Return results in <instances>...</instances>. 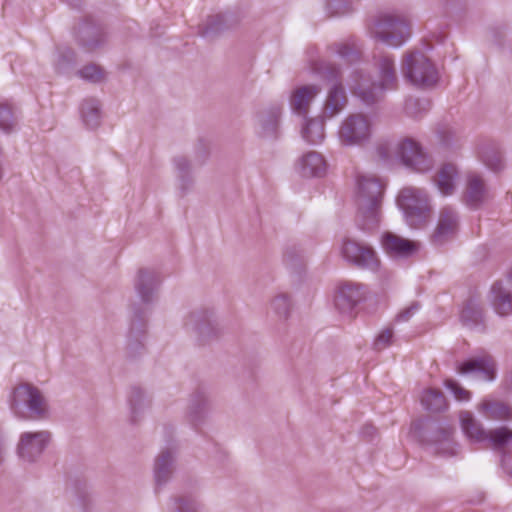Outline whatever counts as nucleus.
<instances>
[{
	"label": "nucleus",
	"instance_id": "nucleus-10",
	"mask_svg": "<svg viewBox=\"0 0 512 512\" xmlns=\"http://www.w3.org/2000/svg\"><path fill=\"white\" fill-rule=\"evenodd\" d=\"M459 229V215L457 211L450 207H442L438 214V220L435 229L429 236L430 243L435 247H441L452 241Z\"/></svg>",
	"mask_w": 512,
	"mask_h": 512
},
{
	"label": "nucleus",
	"instance_id": "nucleus-14",
	"mask_svg": "<svg viewBox=\"0 0 512 512\" xmlns=\"http://www.w3.org/2000/svg\"><path fill=\"white\" fill-rule=\"evenodd\" d=\"M454 429L451 426H437L427 439L433 451L441 456L450 457L458 452V444L453 440Z\"/></svg>",
	"mask_w": 512,
	"mask_h": 512
},
{
	"label": "nucleus",
	"instance_id": "nucleus-32",
	"mask_svg": "<svg viewBox=\"0 0 512 512\" xmlns=\"http://www.w3.org/2000/svg\"><path fill=\"white\" fill-rule=\"evenodd\" d=\"M444 384L457 400L468 401L470 399L471 393L463 388L457 381L453 379H446Z\"/></svg>",
	"mask_w": 512,
	"mask_h": 512
},
{
	"label": "nucleus",
	"instance_id": "nucleus-5",
	"mask_svg": "<svg viewBox=\"0 0 512 512\" xmlns=\"http://www.w3.org/2000/svg\"><path fill=\"white\" fill-rule=\"evenodd\" d=\"M398 204L404 211L407 223L413 228L421 227L429 218V197L423 189L403 188L398 196Z\"/></svg>",
	"mask_w": 512,
	"mask_h": 512
},
{
	"label": "nucleus",
	"instance_id": "nucleus-36",
	"mask_svg": "<svg viewBox=\"0 0 512 512\" xmlns=\"http://www.w3.org/2000/svg\"><path fill=\"white\" fill-rule=\"evenodd\" d=\"M13 127V113L6 104H0V128L10 130Z\"/></svg>",
	"mask_w": 512,
	"mask_h": 512
},
{
	"label": "nucleus",
	"instance_id": "nucleus-17",
	"mask_svg": "<svg viewBox=\"0 0 512 512\" xmlns=\"http://www.w3.org/2000/svg\"><path fill=\"white\" fill-rule=\"evenodd\" d=\"M461 429L470 443L487 444L490 430L484 429L480 421H478L470 412L462 411L459 415Z\"/></svg>",
	"mask_w": 512,
	"mask_h": 512
},
{
	"label": "nucleus",
	"instance_id": "nucleus-21",
	"mask_svg": "<svg viewBox=\"0 0 512 512\" xmlns=\"http://www.w3.org/2000/svg\"><path fill=\"white\" fill-rule=\"evenodd\" d=\"M49 440L50 435L47 432L26 433L21 437L19 453L23 458L31 459L41 453Z\"/></svg>",
	"mask_w": 512,
	"mask_h": 512
},
{
	"label": "nucleus",
	"instance_id": "nucleus-35",
	"mask_svg": "<svg viewBox=\"0 0 512 512\" xmlns=\"http://www.w3.org/2000/svg\"><path fill=\"white\" fill-rule=\"evenodd\" d=\"M80 73L83 78L92 82H98L104 78L102 69L96 65L85 66Z\"/></svg>",
	"mask_w": 512,
	"mask_h": 512
},
{
	"label": "nucleus",
	"instance_id": "nucleus-39",
	"mask_svg": "<svg viewBox=\"0 0 512 512\" xmlns=\"http://www.w3.org/2000/svg\"><path fill=\"white\" fill-rule=\"evenodd\" d=\"M420 308L418 302H413L409 307L402 310L396 317L397 322L408 321Z\"/></svg>",
	"mask_w": 512,
	"mask_h": 512
},
{
	"label": "nucleus",
	"instance_id": "nucleus-42",
	"mask_svg": "<svg viewBox=\"0 0 512 512\" xmlns=\"http://www.w3.org/2000/svg\"><path fill=\"white\" fill-rule=\"evenodd\" d=\"M288 299L286 297H279L277 299L274 300V306L276 308H280V307H287L288 306Z\"/></svg>",
	"mask_w": 512,
	"mask_h": 512
},
{
	"label": "nucleus",
	"instance_id": "nucleus-16",
	"mask_svg": "<svg viewBox=\"0 0 512 512\" xmlns=\"http://www.w3.org/2000/svg\"><path fill=\"white\" fill-rule=\"evenodd\" d=\"M488 198V189L484 179L477 173H469L464 193V202L473 209L479 208Z\"/></svg>",
	"mask_w": 512,
	"mask_h": 512
},
{
	"label": "nucleus",
	"instance_id": "nucleus-41",
	"mask_svg": "<svg viewBox=\"0 0 512 512\" xmlns=\"http://www.w3.org/2000/svg\"><path fill=\"white\" fill-rule=\"evenodd\" d=\"M169 455L162 454L156 461L157 475L159 476L160 469L169 462Z\"/></svg>",
	"mask_w": 512,
	"mask_h": 512
},
{
	"label": "nucleus",
	"instance_id": "nucleus-20",
	"mask_svg": "<svg viewBox=\"0 0 512 512\" xmlns=\"http://www.w3.org/2000/svg\"><path fill=\"white\" fill-rule=\"evenodd\" d=\"M381 221V203H358L357 223L362 230L372 231Z\"/></svg>",
	"mask_w": 512,
	"mask_h": 512
},
{
	"label": "nucleus",
	"instance_id": "nucleus-33",
	"mask_svg": "<svg viewBox=\"0 0 512 512\" xmlns=\"http://www.w3.org/2000/svg\"><path fill=\"white\" fill-rule=\"evenodd\" d=\"M393 149L394 147L391 141L381 140L376 145V155L380 161L388 164L392 160Z\"/></svg>",
	"mask_w": 512,
	"mask_h": 512
},
{
	"label": "nucleus",
	"instance_id": "nucleus-37",
	"mask_svg": "<svg viewBox=\"0 0 512 512\" xmlns=\"http://www.w3.org/2000/svg\"><path fill=\"white\" fill-rule=\"evenodd\" d=\"M319 129V122L317 119H308L306 120L303 128H302V136L309 142H314V134L317 133Z\"/></svg>",
	"mask_w": 512,
	"mask_h": 512
},
{
	"label": "nucleus",
	"instance_id": "nucleus-43",
	"mask_svg": "<svg viewBox=\"0 0 512 512\" xmlns=\"http://www.w3.org/2000/svg\"><path fill=\"white\" fill-rule=\"evenodd\" d=\"M376 432V429L373 425H365L362 428V433L366 436L372 437Z\"/></svg>",
	"mask_w": 512,
	"mask_h": 512
},
{
	"label": "nucleus",
	"instance_id": "nucleus-45",
	"mask_svg": "<svg viewBox=\"0 0 512 512\" xmlns=\"http://www.w3.org/2000/svg\"><path fill=\"white\" fill-rule=\"evenodd\" d=\"M509 381H510V383L512 385V372L509 374Z\"/></svg>",
	"mask_w": 512,
	"mask_h": 512
},
{
	"label": "nucleus",
	"instance_id": "nucleus-19",
	"mask_svg": "<svg viewBox=\"0 0 512 512\" xmlns=\"http://www.w3.org/2000/svg\"><path fill=\"white\" fill-rule=\"evenodd\" d=\"M462 324L470 329L484 328V309L478 296H470L460 313Z\"/></svg>",
	"mask_w": 512,
	"mask_h": 512
},
{
	"label": "nucleus",
	"instance_id": "nucleus-18",
	"mask_svg": "<svg viewBox=\"0 0 512 512\" xmlns=\"http://www.w3.org/2000/svg\"><path fill=\"white\" fill-rule=\"evenodd\" d=\"M436 144L444 152H456L462 147L463 137L457 129L447 123L435 128Z\"/></svg>",
	"mask_w": 512,
	"mask_h": 512
},
{
	"label": "nucleus",
	"instance_id": "nucleus-25",
	"mask_svg": "<svg viewBox=\"0 0 512 512\" xmlns=\"http://www.w3.org/2000/svg\"><path fill=\"white\" fill-rule=\"evenodd\" d=\"M458 171L454 164L447 163L437 172L434 181L442 195H451L455 191V181Z\"/></svg>",
	"mask_w": 512,
	"mask_h": 512
},
{
	"label": "nucleus",
	"instance_id": "nucleus-29",
	"mask_svg": "<svg viewBox=\"0 0 512 512\" xmlns=\"http://www.w3.org/2000/svg\"><path fill=\"white\" fill-rule=\"evenodd\" d=\"M431 103L428 99L409 98L405 102V112L413 118H421L430 109Z\"/></svg>",
	"mask_w": 512,
	"mask_h": 512
},
{
	"label": "nucleus",
	"instance_id": "nucleus-8",
	"mask_svg": "<svg viewBox=\"0 0 512 512\" xmlns=\"http://www.w3.org/2000/svg\"><path fill=\"white\" fill-rule=\"evenodd\" d=\"M396 153L403 165L413 171L425 173L433 168L432 158L412 138L402 139L397 144Z\"/></svg>",
	"mask_w": 512,
	"mask_h": 512
},
{
	"label": "nucleus",
	"instance_id": "nucleus-26",
	"mask_svg": "<svg viewBox=\"0 0 512 512\" xmlns=\"http://www.w3.org/2000/svg\"><path fill=\"white\" fill-rule=\"evenodd\" d=\"M479 157L491 171L499 172L504 168L502 153L495 144H485L480 148Z\"/></svg>",
	"mask_w": 512,
	"mask_h": 512
},
{
	"label": "nucleus",
	"instance_id": "nucleus-28",
	"mask_svg": "<svg viewBox=\"0 0 512 512\" xmlns=\"http://www.w3.org/2000/svg\"><path fill=\"white\" fill-rule=\"evenodd\" d=\"M317 95V91L313 87H301L292 95L291 105L298 114L306 115L311 101Z\"/></svg>",
	"mask_w": 512,
	"mask_h": 512
},
{
	"label": "nucleus",
	"instance_id": "nucleus-11",
	"mask_svg": "<svg viewBox=\"0 0 512 512\" xmlns=\"http://www.w3.org/2000/svg\"><path fill=\"white\" fill-rule=\"evenodd\" d=\"M381 244L386 254L394 259L410 258L420 249L419 242L401 237L390 231L383 233Z\"/></svg>",
	"mask_w": 512,
	"mask_h": 512
},
{
	"label": "nucleus",
	"instance_id": "nucleus-38",
	"mask_svg": "<svg viewBox=\"0 0 512 512\" xmlns=\"http://www.w3.org/2000/svg\"><path fill=\"white\" fill-rule=\"evenodd\" d=\"M393 337V331L391 329L383 330L374 341V348L376 350H382L390 345Z\"/></svg>",
	"mask_w": 512,
	"mask_h": 512
},
{
	"label": "nucleus",
	"instance_id": "nucleus-24",
	"mask_svg": "<svg viewBox=\"0 0 512 512\" xmlns=\"http://www.w3.org/2000/svg\"><path fill=\"white\" fill-rule=\"evenodd\" d=\"M491 303L497 314L508 316L512 314V294L501 282H495L491 287Z\"/></svg>",
	"mask_w": 512,
	"mask_h": 512
},
{
	"label": "nucleus",
	"instance_id": "nucleus-3",
	"mask_svg": "<svg viewBox=\"0 0 512 512\" xmlns=\"http://www.w3.org/2000/svg\"><path fill=\"white\" fill-rule=\"evenodd\" d=\"M401 71L407 81L420 88H431L439 80L435 65L420 51H410L404 54Z\"/></svg>",
	"mask_w": 512,
	"mask_h": 512
},
{
	"label": "nucleus",
	"instance_id": "nucleus-7",
	"mask_svg": "<svg viewBox=\"0 0 512 512\" xmlns=\"http://www.w3.org/2000/svg\"><path fill=\"white\" fill-rule=\"evenodd\" d=\"M372 135L370 118L363 113L350 114L342 122L339 138L345 145H362L368 142Z\"/></svg>",
	"mask_w": 512,
	"mask_h": 512
},
{
	"label": "nucleus",
	"instance_id": "nucleus-22",
	"mask_svg": "<svg viewBox=\"0 0 512 512\" xmlns=\"http://www.w3.org/2000/svg\"><path fill=\"white\" fill-rule=\"evenodd\" d=\"M487 447L504 454L512 453V429L507 426H500L490 430Z\"/></svg>",
	"mask_w": 512,
	"mask_h": 512
},
{
	"label": "nucleus",
	"instance_id": "nucleus-44",
	"mask_svg": "<svg viewBox=\"0 0 512 512\" xmlns=\"http://www.w3.org/2000/svg\"><path fill=\"white\" fill-rule=\"evenodd\" d=\"M321 165H322V170L326 167V162L324 161V159L322 158V162H321Z\"/></svg>",
	"mask_w": 512,
	"mask_h": 512
},
{
	"label": "nucleus",
	"instance_id": "nucleus-30",
	"mask_svg": "<svg viewBox=\"0 0 512 512\" xmlns=\"http://www.w3.org/2000/svg\"><path fill=\"white\" fill-rule=\"evenodd\" d=\"M355 0H326L325 8L328 17L350 13L354 9Z\"/></svg>",
	"mask_w": 512,
	"mask_h": 512
},
{
	"label": "nucleus",
	"instance_id": "nucleus-34",
	"mask_svg": "<svg viewBox=\"0 0 512 512\" xmlns=\"http://www.w3.org/2000/svg\"><path fill=\"white\" fill-rule=\"evenodd\" d=\"M329 49L335 52L343 60L352 61L357 56L355 48L346 43H336Z\"/></svg>",
	"mask_w": 512,
	"mask_h": 512
},
{
	"label": "nucleus",
	"instance_id": "nucleus-12",
	"mask_svg": "<svg viewBox=\"0 0 512 512\" xmlns=\"http://www.w3.org/2000/svg\"><path fill=\"white\" fill-rule=\"evenodd\" d=\"M20 404H25L35 417H41L46 411V403L39 390L29 384H22L15 388L12 409L18 410Z\"/></svg>",
	"mask_w": 512,
	"mask_h": 512
},
{
	"label": "nucleus",
	"instance_id": "nucleus-9",
	"mask_svg": "<svg viewBox=\"0 0 512 512\" xmlns=\"http://www.w3.org/2000/svg\"><path fill=\"white\" fill-rule=\"evenodd\" d=\"M367 294L368 287L362 283L354 281L342 282L335 291V307L341 314L351 316L357 306L366 299Z\"/></svg>",
	"mask_w": 512,
	"mask_h": 512
},
{
	"label": "nucleus",
	"instance_id": "nucleus-6",
	"mask_svg": "<svg viewBox=\"0 0 512 512\" xmlns=\"http://www.w3.org/2000/svg\"><path fill=\"white\" fill-rule=\"evenodd\" d=\"M340 254L349 265L358 269L377 272L380 268V260L374 248L351 237L343 238Z\"/></svg>",
	"mask_w": 512,
	"mask_h": 512
},
{
	"label": "nucleus",
	"instance_id": "nucleus-27",
	"mask_svg": "<svg viewBox=\"0 0 512 512\" xmlns=\"http://www.w3.org/2000/svg\"><path fill=\"white\" fill-rule=\"evenodd\" d=\"M422 406L430 412H442L447 408V401L444 394L433 388H427L421 396Z\"/></svg>",
	"mask_w": 512,
	"mask_h": 512
},
{
	"label": "nucleus",
	"instance_id": "nucleus-4",
	"mask_svg": "<svg viewBox=\"0 0 512 512\" xmlns=\"http://www.w3.org/2000/svg\"><path fill=\"white\" fill-rule=\"evenodd\" d=\"M328 88L327 98L322 106V121L338 114L346 105L347 97L341 81V70L331 62H322V83Z\"/></svg>",
	"mask_w": 512,
	"mask_h": 512
},
{
	"label": "nucleus",
	"instance_id": "nucleus-1",
	"mask_svg": "<svg viewBox=\"0 0 512 512\" xmlns=\"http://www.w3.org/2000/svg\"><path fill=\"white\" fill-rule=\"evenodd\" d=\"M373 66L375 81L363 70H355L352 73L351 91L366 106L379 103L387 91H394L399 86L395 59L392 55H375Z\"/></svg>",
	"mask_w": 512,
	"mask_h": 512
},
{
	"label": "nucleus",
	"instance_id": "nucleus-2",
	"mask_svg": "<svg viewBox=\"0 0 512 512\" xmlns=\"http://www.w3.org/2000/svg\"><path fill=\"white\" fill-rule=\"evenodd\" d=\"M371 38L390 47H399L410 37L407 20L398 14L381 13L369 24Z\"/></svg>",
	"mask_w": 512,
	"mask_h": 512
},
{
	"label": "nucleus",
	"instance_id": "nucleus-23",
	"mask_svg": "<svg viewBox=\"0 0 512 512\" xmlns=\"http://www.w3.org/2000/svg\"><path fill=\"white\" fill-rule=\"evenodd\" d=\"M480 411L490 420L510 421L512 420V408L507 403L495 400L485 399L480 404Z\"/></svg>",
	"mask_w": 512,
	"mask_h": 512
},
{
	"label": "nucleus",
	"instance_id": "nucleus-15",
	"mask_svg": "<svg viewBox=\"0 0 512 512\" xmlns=\"http://www.w3.org/2000/svg\"><path fill=\"white\" fill-rule=\"evenodd\" d=\"M358 186V203H382V197L384 193V184L380 179L368 176L360 175L357 177Z\"/></svg>",
	"mask_w": 512,
	"mask_h": 512
},
{
	"label": "nucleus",
	"instance_id": "nucleus-13",
	"mask_svg": "<svg viewBox=\"0 0 512 512\" xmlns=\"http://www.w3.org/2000/svg\"><path fill=\"white\" fill-rule=\"evenodd\" d=\"M457 371L462 375L471 374L479 379L492 381L496 377V363L490 355L484 354L460 363Z\"/></svg>",
	"mask_w": 512,
	"mask_h": 512
},
{
	"label": "nucleus",
	"instance_id": "nucleus-31",
	"mask_svg": "<svg viewBox=\"0 0 512 512\" xmlns=\"http://www.w3.org/2000/svg\"><path fill=\"white\" fill-rule=\"evenodd\" d=\"M320 165V156L319 154L312 152L305 154L301 161V174L304 177H311L317 175V171Z\"/></svg>",
	"mask_w": 512,
	"mask_h": 512
},
{
	"label": "nucleus",
	"instance_id": "nucleus-40",
	"mask_svg": "<svg viewBox=\"0 0 512 512\" xmlns=\"http://www.w3.org/2000/svg\"><path fill=\"white\" fill-rule=\"evenodd\" d=\"M501 463L506 473L512 477V453L504 454L501 458Z\"/></svg>",
	"mask_w": 512,
	"mask_h": 512
}]
</instances>
